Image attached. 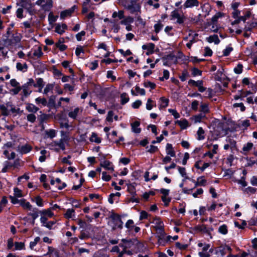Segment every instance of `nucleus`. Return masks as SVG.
I'll return each instance as SVG.
<instances>
[{"label": "nucleus", "mask_w": 257, "mask_h": 257, "mask_svg": "<svg viewBox=\"0 0 257 257\" xmlns=\"http://www.w3.org/2000/svg\"><path fill=\"white\" fill-rule=\"evenodd\" d=\"M188 85L191 87H196L198 88V90L199 92L202 93L205 91H207L205 93V94H207V96L206 97L211 99L212 98L213 93V89L211 88H206L204 87V81L202 80H199L197 81H195L193 79H190L188 81Z\"/></svg>", "instance_id": "1"}, {"label": "nucleus", "mask_w": 257, "mask_h": 257, "mask_svg": "<svg viewBox=\"0 0 257 257\" xmlns=\"http://www.w3.org/2000/svg\"><path fill=\"white\" fill-rule=\"evenodd\" d=\"M119 3V5L122 6L124 8L130 11L132 14H134L136 13L141 12V5H129L127 0H121Z\"/></svg>", "instance_id": "2"}, {"label": "nucleus", "mask_w": 257, "mask_h": 257, "mask_svg": "<svg viewBox=\"0 0 257 257\" xmlns=\"http://www.w3.org/2000/svg\"><path fill=\"white\" fill-rule=\"evenodd\" d=\"M171 17V20L177 19V23L180 25L183 24L184 22V21L186 19V18L184 15L181 16L179 14L178 9H176L175 10L172 12Z\"/></svg>", "instance_id": "3"}, {"label": "nucleus", "mask_w": 257, "mask_h": 257, "mask_svg": "<svg viewBox=\"0 0 257 257\" xmlns=\"http://www.w3.org/2000/svg\"><path fill=\"white\" fill-rule=\"evenodd\" d=\"M251 12L249 11H247L246 12L245 15L243 16H239L238 17L235 19V20L232 22L231 24L233 26L235 25L238 24L241 21L243 22V23H245L246 20L250 18L251 16Z\"/></svg>", "instance_id": "4"}, {"label": "nucleus", "mask_w": 257, "mask_h": 257, "mask_svg": "<svg viewBox=\"0 0 257 257\" xmlns=\"http://www.w3.org/2000/svg\"><path fill=\"white\" fill-rule=\"evenodd\" d=\"M129 182L126 185L127 187V191L132 195L133 197H136L137 195L136 189V183H131L130 180L128 181Z\"/></svg>", "instance_id": "5"}, {"label": "nucleus", "mask_w": 257, "mask_h": 257, "mask_svg": "<svg viewBox=\"0 0 257 257\" xmlns=\"http://www.w3.org/2000/svg\"><path fill=\"white\" fill-rule=\"evenodd\" d=\"M76 6H73L70 9L63 11L60 13V18L64 19L67 17H70L72 14L74 12Z\"/></svg>", "instance_id": "6"}, {"label": "nucleus", "mask_w": 257, "mask_h": 257, "mask_svg": "<svg viewBox=\"0 0 257 257\" xmlns=\"http://www.w3.org/2000/svg\"><path fill=\"white\" fill-rule=\"evenodd\" d=\"M155 47V45L153 43H149L142 46V49L143 50H147L148 51L146 53L147 55L153 54L154 53Z\"/></svg>", "instance_id": "7"}, {"label": "nucleus", "mask_w": 257, "mask_h": 257, "mask_svg": "<svg viewBox=\"0 0 257 257\" xmlns=\"http://www.w3.org/2000/svg\"><path fill=\"white\" fill-rule=\"evenodd\" d=\"M199 3L198 0H186L183 7L184 9L192 8L193 7H198Z\"/></svg>", "instance_id": "8"}, {"label": "nucleus", "mask_w": 257, "mask_h": 257, "mask_svg": "<svg viewBox=\"0 0 257 257\" xmlns=\"http://www.w3.org/2000/svg\"><path fill=\"white\" fill-rule=\"evenodd\" d=\"M155 229L157 231V233L159 234L157 235L158 240L160 241V240L162 239V238L165 237V236L166 235L164 226H155Z\"/></svg>", "instance_id": "9"}, {"label": "nucleus", "mask_w": 257, "mask_h": 257, "mask_svg": "<svg viewBox=\"0 0 257 257\" xmlns=\"http://www.w3.org/2000/svg\"><path fill=\"white\" fill-rule=\"evenodd\" d=\"M140 122L139 121L136 120L131 123L132 131L133 132L136 134H140L141 132V128L139 127L140 125Z\"/></svg>", "instance_id": "10"}, {"label": "nucleus", "mask_w": 257, "mask_h": 257, "mask_svg": "<svg viewBox=\"0 0 257 257\" xmlns=\"http://www.w3.org/2000/svg\"><path fill=\"white\" fill-rule=\"evenodd\" d=\"M166 151L168 155H170V157H174L176 155L175 151L172 146V145L169 143H167L166 146Z\"/></svg>", "instance_id": "11"}, {"label": "nucleus", "mask_w": 257, "mask_h": 257, "mask_svg": "<svg viewBox=\"0 0 257 257\" xmlns=\"http://www.w3.org/2000/svg\"><path fill=\"white\" fill-rule=\"evenodd\" d=\"M52 0H47L45 4L42 5V9L45 12H49L53 7Z\"/></svg>", "instance_id": "12"}, {"label": "nucleus", "mask_w": 257, "mask_h": 257, "mask_svg": "<svg viewBox=\"0 0 257 257\" xmlns=\"http://www.w3.org/2000/svg\"><path fill=\"white\" fill-rule=\"evenodd\" d=\"M26 109L27 110H28V112L33 113H36L39 110V107H37L32 103H27Z\"/></svg>", "instance_id": "13"}, {"label": "nucleus", "mask_w": 257, "mask_h": 257, "mask_svg": "<svg viewBox=\"0 0 257 257\" xmlns=\"http://www.w3.org/2000/svg\"><path fill=\"white\" fill-rule=\"evenodd\" d=\"M21 6L24 8L27 9L28 13L31 15H32L33 14L32 12V4L29 1H27L25 2H23L21 4Z\"/></svg>", "instance_id": "14"}, {"label": "nucleus", "mask_w": 257, "mask_h": 257, "mask_svg": "<svg viewBox=\"0 0 257 257\" xmlns=\"http://www.w3.org/2000/svg\"><path fill=\"white\" fill-rule=\"evenodd\" d=\"M206 40L209 43L214 42L215 44H218L220 43V40L219 39L218 36L216 34H214L207 37Z\"/></svg>", "instance_id": "15"}, {"label": "nucleus", "mask_w": 257, "mask_h": 257, "mask_svg": "<svg viewBox=\"0 0 257 257\" xmlns=\"http://www.w3.org/2000/svg\"><path fill=\"white\" fill-rule=\"evenodd\" d=\"M111 164L112 163L109 161L104 160L100 163V165L101 167L104 168L107 170L114 171L113 167H110Z\"/></svg>", "instance_id": "16"}, {"label": "nucleus", "mask_w": 257, "mask_h": 257, "mask_svg": "<svg viewBox=\"0 0 257 257\" xmlns=\"http://www.w3.org/2000/svg\"><path fill=\"white\" fill-rule=\"evenodd\" d=\"M20 205L25 209L31 210L32 206L29 202L26 201L25 199H22L20 200Z\"/></svg>", "instance_id": "17"}, {"label": "nucleus", "mask_w": 257, "mask_h": 257, "mask_svg": "<svg viewBox=\"0 0 257 257\" xmlns=\"http://www.w3.org/2000/svg\"><path fill=\"white\" fill-rule=\"evenodd\" d=\"M55 99V95H51L49 97L48 102H47V104L46 105V106L50 109L54 108V107H56Z\"/></svg>", "instance_id": "18"}, {"label": "nucleus", "mask_w": 257, "mask_h": 257, "mask_svg": "<svg viewBox=\"0 0 257 257\" xmlns=\"http://www.w3.org/2000/svg\"><path fill=\"white\" fill-rule=\"evenodd\" d=\"M32 149V147L30 145L26 144L22 146L20 149V152L22 154H26L29 153Z\"/></svg>", "instance_id": "19"}, {"label": "nucleus", "mask_w": 257, "mask_h": 257, "mask_svg": "<svg viewBox=\"0 0 257 257\" xmlns=\"http://www.w3.org/2000/svg\"><path fill=\"white\" fill-rule=\"evenodd\" d=\"M36 80L37 83H35V85H34V87H38L39 92H41L45 85L44 82L43 81V78H38L36 79Z\"/></svg>", "instance_id": "20"}, {"label": "nucleus", "mask_w": 257, "mask_h": 257, "mask_svg": "<svg viewBox=\"0 0 257 257\" xmlns=\"http://www.w3.org/2000/svg\"><path fill=\"white\" fill-rule=\"evenodd\" d=\"M175 123L178 124L182 130H185L188 126V121L186 118H184L182 120H177L175 121Z\"/></svg>", "instance_id": "21"}, {"label": "nucleus", "mask_w": 257, "mask_h": 257, "mask_svg": "<svg viewBox=\"0 0 257 257\" xmlns=\"http://www.w3.org/2000/svg\"><path fill=\"white\" fill-rule=\"evenodd\" d=\"M226 141L229 145V147L231 150H236V142L230 137H227Z\"/></svg>", "instance_id": "22"}, {"label": "nucleus", "mask_w": 257, "mask_h": 257, "mask_svg": "<svg viewBox=\"0 0 257 257\" xmlns=\"http://www.w3.org/2000/svg\"><path fill=\"white\" fill-rule=\"evenodd\" d=\"M50 114L42 113L38 116V119L39 120V124L43 126L44 122L48 120L50 117Z\"/></svg>", "instance_id": "23"}, {"label": "nucleus", "mask_w": 257, "mask_h": 257, "mask_svg": "<svg viewBox=\"0 0 257 257\" xmlns=\"http://www.w3.org/2000/svg\"><path fill=\"white\" fill-rule=\"evenodd\" d=\"M39 213L42 216H48L50 218H52L54 216V213L51 211V209H43V210L39 211Z\"/></svg>", "instance_id": "24"}, {"label": "nucleus", "mask_w": 257, "mask_h": 257, "mask_svg": "<svg viewBox=\"0 0 257 257\" xmlns=\"http://www.w3.org/2000/svg\"><path fill=\"white\" fill-rule=\"evenodd\" d=\"M120 103L121 105H124L126 103H127L130 100V98L128 96V94L123 92L120 94Z\"/></svg>", "instance_id": "25"}, {"label": "nucleus", "mask_w": 257, "mask_h": 257, "mask_svg": "<svg viewBox=\"0 0 257 257\" xmlns=\"http://www.w3.org/2000/svg\"><path fill=\"white\" fill-rule=\"evenodd\" d=\"M253 146V144L252 143L248 142L247 144L244 145L242 149L243 152H241V153L244 155H246L245 152L250 151L252 149Z\"/></svg>", "instance_id": "26"}, {"label": "nucleus", "mask_w": 257, "mask_h": 257, "mask_svg": "<svg viewBox=\"0 0 257 257\" xmlns=\"http://www.w3.org/2000/svg\"><path fill=\"white\" fill-rule=\"evenodd\" d=\"M89 140L91 142H95L97 144H100L101 142V139L97 137V135L95 133H92L91 137L90 138Z\"/></svg>", "instance_id": "27"}, {"label": "nucleus", "mask_w": 257, "mask_h": 257, "mask_svg": "<svg viewBox=\"0 0 257 257\" xmlns=\"http://www.w3.org/2000/svg\"><path fill=\"white\" fill-rule=\"evenodd\" d=\"M129 240H132V241L128 242V243L127 244V247H131L132 245H134L135 244H136L138 247L143 246V243H141L140 241H139L137 238L130 239Z\"/></svg>", "instance_id": "28"}, {"label": "nucleus", "mask_w": 257, "mask_h": 257, "mask_svg": "<svg viewBox=\"0 0 257 257\" xmlns=\"http://www.w3.org/2000/svg\"><path fill=\"white\" fill-rule=\"evenodd\" d=\"M68 136H66V138H63L60 140L59 143L57 144L58 146L63 151L65 150V145L64 142H66L68 140Z\"/></svg>", "instance_id": "29"}, {"label": "nucleus", "mask_w": 257, "mask_h": 257, "mask_svg": "<svg viewBox=\"0 0 257 257\" xmlns=\"http://www.w3.org/2000/svg\"><path fill=\"white\" fill-rule=\"evenodd\" d=\"M112 17L113 18L118 17L120 20L123 19L124 18V11L123 10H120L119 11L118 13L116 12H114L112 13Z\"/></svg>", "instance_id": "30"}, {"label": "nucleus", "mask_w": 257, "mask_h": 257, "mask_svg": "<svg viewBox=\"0 0 257 257\" xmlns=\"http://www.w3.org/2000/svg\"><path fill=\"white\" fill-rule=\"evenodd\" d=\"M0 110L2 115L7 116L10 115V111L4 104L0 105Z\"/></svg>", "instance_id": "31"}, {"label": "nucleus", "mask_w": 257, "mask_h": 257, "mask_svg": "<svg viewBox=\"0 0 257 257\" xmlns=\"http://www.w3.org/2000/svg\"><path fill=\"white\" fill-rule=\"evenodd\" d=\"M177 58L179 59H181L184 64H185L187 61H189V57L185 56L181 51H178Z\"/></svg>", "instance_id": "32"}, {"label": "nucleus", "mask_w": 257, "mask_h": 257, "mask_svg": "<svg viewBox=\"0 0 257 257\" xmlns=\"http://www.w3.org/2000/svg\"><path fill=\"white\" fill-rule=\"evenodd\" d=\"M177 168L180 175L184 177L185 179L190 180V178L187 176L185 168L178 166Z\"/></svg>", "instance_id": "33"}, {"label": "nucleus", "mask_w": 257, "mask_h": 257, "mask_svg": "<svg viewBox=\"0 0 257 257\" xmlns=\"http://www.w3.org/2000/svg\"><path fill=\"white\" fill-rule=\"evenodd\" d=\"M134 21V18L131 16H128L125 18H124L123 20L120 21V24L121 25H127L129 24L133 23Z\"/></svg>", "instance_id": "34"}, {"label": "nucleus", "mask_w": 257, "mask_h": 257, "mask_svg": "<svg viewBox=\"0 0 257 257\" xmlns=\"http://www.w3.org/2000/svg\"><path fill=\"white\" fill-rule=\"evenodd\" d=\"M32 211L33 213L30 212L28 214L29 216H31L33 220H36L39 216V211L38 212L37 208H34Z\"/></svg>", "instance_id": "35"}, {"label": "nucleus", "mask_w": 257, "mask_h": 257, "mask_svg": "<svg viewBox=\"0 0 257 257\" xmlns=\"http://www.w3.org/2000/svg\"><path fill=\"white\" fill-rule=\"evenodd\" d=\"M107 88H100L99 89L97 90L96 93L97 96H98L100 98H103L106 95Z\"/></svg>", "instance_id": "36"}, {"label": "nucleus", "mask_w": 257, "mask_h": 257, "mask_svg": "<svg viewBox=\"0 0 257 257\" xmlns=\"http://www.w3.org/2000/svg\"><path fill=\"white\" fill-rule=\"evenodd\" d=\"M58 16H54L52 12H51L48 15V21L50 25L53 24V23L57 21Z\"/></svg>", "instance_id": "37"}, {"label": "nucleus", "mask_w": 257, "mask_h": 257, "mask_svg": "<svg viewBox=\"0 0 257 257\" xmlns=\"http://www.w3.org/2000/svg\"><path fill=\"white\" fill-rule=\"evenodd\" d=\"M200 111L203 112L204 115L209 112L208 105L207 103H201Z\"/></svg>", "instance_id": "38"}, {"label": "nucleus", "mask_w": 257, "mask_h": 257, "mask_svg": "<svg viewBox=\"0 0 257 257\" xmlns=\"http://www.w3.org/2000/svg\"><path fill=\"white\" fill-rule=\"evenodd\" d=\"M218 232L223 235H225L228 233V227L226 224H222L219 226Z\"/></svg>", "instance_id": "39"}, {"label": "nucleus", "mask_w": 257, "mask_h": 257, "mask_svg": "<svg viewBox=\"0 0 257 257\" xmlns=\"http://www.w3.org/2000/svg\"><path fill=\"white\" fill-rule=\"evenodd\" d=\"M35 102L37 104H42L44 106L47 104V99L45 97H37L35 99Z\"/></svg>", "instance_id": "40"}, {"label": "nucleus", "mask_w": 257, "mask_h": 257, "mask_svg": "<svg viewBox=\"0 0 257 257\" xmlns=\"http://www.w3.org/2000/svg\"><path fill=\"white\" fill-rule=\"evenodd\" d=\"M68 201H69L71 203H72L73 207L75 208H79L80 204L78 201L72 197L67 198Z\"/></svg>", "instance_id": "41"}, {"label": "nucleus", "mask_w": 257, "mask_h": 257, "mask_svg": "<svg viewBox=\"0 0 257 257\" xmlns=\"http://www.w3.org/2000/svg\"><path fill=\"white\" fill-rule=\"evenodd\" d=\"M231 44H229L226 48L223 51V56H228L230 55V53L233 51V49L231 46Z\"/></svg>", "instance_id": "42"}, {"label": "nucleus", "mask_w": 257, "mask_h": 257, "mask_svg": "<svg viewBox=\"0 0 257 257\" xmlns=\"http://www.w3.org/2000/svg\"><path fill=\"white\" fill-rule=\"evenodd\" d=\"M204 133L205 132L203 128L202 127H199L197 132V134L198 135L197 139L198 140H202L204 139L205 137L203 135Z\"/></svg>", "instance_id": "43"}, {"label": "nucleus", "mask_w": 257, "mask_h": 257, "mask_svg": "<svg viewBox=\"0 0 257 257\" xmlns=\"http://www.w3.org/2000/svg\"><path fill=\"white\" fill-rule=\"evenodd\" d=\"M243 65L239 63L237 66L234 68L233 71L236 74H240L243 71Z\"/></svg>", "instance_id": "44"}, {"label": "nucleus", "mask_w": 257, "mask_h": 257, "mask_svg": "<svg viewBox=\"0 0 257 257\" xmlns=\"http://www.w3.org/2000/svg\"><path fill=\"white\" fill-rule=\"evenodd\" d=\"M79 109L78 107L75 108L73 111H70L68 113V116L74 119H76L79 112Z\"/></svg>", "instance_id": "45"}, {"label": "nucleus", "mask_w": 257, "mask_h": 257, "mask_svg": "<svg viewBox=\"0 0 257 257\" xmlns=\"http://www.w3.org/2000/svg\"><path fill=\"white\" fill-rule=\"evenodd\" d=\"M161 101L164 103V105L161 104L160 105L159 108L161 109L162 108H166L169 105V100L168 98H166L165 97H161L160 98Z\"/></svg>", "instance_id": "46"}, {"label": "nucleus", "mask_w": 257, "mask_h": 257, "mask_svg": "<svg viewBox=\"0 0 257 257\" xmlns=\"http://www.w3.org/2000/svg\"><path fill=\"white\" fill-rule=\"evenodd\" d=\"M176 58V56L173 53H171L168 55L163 56L162 58L163 61H173Z\"/></svg>", "instance_id": "47"}, {"label": "nucleus", "mask_w": 257, "mask_h": 257, "mask_svg": "<svg viewBox=\"0 0 257 257\" xmlns=\"http://www.w3.org/2000/svg\"><path fill=\"white\" fill-rule=\"evenodd\" d=\"M204 176H202L197 178V180L199 186H205L207 183V180L204 179Z\"/></svg>", "instance_id": "48"}, {"label": "nucleus", "mask_w": 257, "mask_h": 257, "mask_svg": "<svg viewBox=\"0 0 257 257\" xmlns=\"http://www.w3.org/2000/svg\"><path fill=\"white\" fill-rule=\"evenodd\" d=\"M25 249V243L22 242H15V250H22Z\"/></svg>", "instance_id": "49"}, {"label": "nucleus", "mask_w": 257, "mask_h": 257, "mask_svg": "<svg viewBox=\"0 0 257 257\" xmlns=\"http://www.w3.org/2000/svg\"><path fill=\"white\" fill-rule=\"evenodd\" d=\"M75 212V210L71 208V209H68L66 212V213L64 214V217L67 219H70L72 217V213H74Z\"/></svg>", "instance_id": "50"}, {"label": "nucleus", "mask_w": 257, "mask_h": 257, "mask_svg": "<svg viewBox=\"0 0 257 257\" xmlns=\"http://www.w3.org/2000/svg\"><path fill=\"white\" fill-rule=\"evenodd\" d=\"M202 233H205L209 235L211 238H212L211 233L210 230L206 226V225L204 224H202Z\"/></svg>", "instance_id": "51"}, {"label": "nucleus", "mask_w": 257, "mask_h": 257, "mask_svg": "<svg viewBox=\"0 0 257 257\" xmlns=\"http://www.w3.org/2000/svg\"><path fill=\"white\" fill-rule=\"evenodd\" d=\"M143 85L144 87L146 88L149 87L151 89H154L156 87V84L155 83L152 82L150 81L144 82Z\"/></svg>", "instance_id": "52"}, {"label": "nucleus", "mask_w": 257, "mask_h": 257, "mask_svg": "<svg viewBox=\"0 0 257 257\" xmlns=\"http://www.w3.org/2000/svg\"><path fill=\"white\" fill-rule=\"evenodd\" d=\"M125 227L128 229L129 231L131 230L134 227V222L132 219L128 220L125 224Z\"/></svg>", "instance_id": "53"}, {"label": "nucleus", "mask_w": 257, "mask_h": 257, "mask_svg": "<svg viewBox=\"0 0 257 257\" xmlns=\"http://www.w3.org/2000/svg\"><path fill=\"white\" fill-rule=\"evenodd\" d=\"M35 200L38 206L43 207L44 206L43 200L39 195L35 197Z\"/></svg>", "instance_id": "54"}, {"label": "nucleus", "mask_w": 257, "mask_h": 257, "mask_svg": "<svg viewBox=\"0 0 257 257\" xmlns=\"http://www.w3.org/2000/svg\"><path fill=\"white\" fill-rule=\"evenodd\" d=\"M54 85L52 83H48L46 85L44 90V94H47L49 91H52L54 88Z\"/></svg>", "instance_id": "55"}, {"label": "nucleus", "mask_w": 257, "mask_h": 257, "mask_svg": "<svg viewBox=\"0 0 257 257\" xmlns=\"http://www.w3.org/2000/svg\"><path fill=\"white\" fill-rule=\"evenodd\" d=\"M27 119L28 121L34 123L36 119V116L34 113H31L27 115Z\"/></svg>", "instance_id": "56"}, {"label": "nucleus", "mask_w": 257, "mask_h": 257, "mask_svg": "<svg viewBox=\"0 0 257 257\" xmlns=\"http://www.w3.org/2000/svg\"><path fill=\"white\" fill-rule=\"evenodd\" d=\"M163 25L160 22L156 24H155L154 27L155 29V32L156 33L158 34L159 33L160 31L162 29L163 27Z\"/></svg>", "instance_id": "57"}, {"label": "nucleus", "mask_w": 257, "mask_h": 257, "mask_svg": "<svg viewBox=\"0 0 257 257\" xmlns=\"http://www.w3.org/2000/svg\"><path fill=\"white\" fill-rule=\"evenodd\" d=\"M213 52L212 50L208 46L204 48V53L203 55L205 57H210L212 55Z\"/></svg>", "instance_id": "58"}, {"label": "nucleus", "mask_w": 257, "mask_h": 257, "mask_svg": "<svg viewBox=\"0 0 257 257\" xmlns=\"http://www.w3.org/2000/svg\"><path fill=\"white\" fill-rule=\"evenodd\" d=\"M202 74V71L199 70V69L194 67L192 69V74L193 76H201Z\"/></svg>", "instance_id": "59"}, {"label": "nucleus", "mask_w": 257, "mask_h": 257, "mask_svg": "<svg viewBox=\"0 0 257 257\" xmlns=\"http://www.w3.org/2000/svg\"><path fill=\"white\" fill-rule=\"evenodd\" d=\"M43 55V53L42 51V49L40 47H38L37 50H35L33 53V56L35 57H37L38 58H40Z\"/></svg>", "instance_id": "60"}, {"label": "nucleus", "mask_w": 257, "mask_h": 257, "mask_svg": "<svg viewBox=\"0 0 257 257\" xmlns=\"http://www.w3.org/2000/svg\"><path fill=\"white\" fill-rule=\"evenodd\" d=\"M46 134L51 139H53L56 137V131L53 129H50L48 131H46Z\"/></svg>", "instance_id": "61"}, {"label": "nucleus", "mask_w": 257, "mask_h": 257, "mask_svg": "<svg viewBox=\"0 0 257 257\" xmlns=\"http://www.w3.org/2000/svg\"><path fill=\"white\" fill-rule=\"evenodd\" d=\"M246 177L242 176L240 179L237 180L236 182L239 184H241L243 187H246L247 185V182L245 181Z\"/></svg>", "instance_id": "62"}, {"label": "nucleus", "mask_w": 257, "mask_h": 257, "mask_svg": "<svg viewBox=\"0 0 257 257\" xmlns=\"http://www.w3.org/2000/svg\"><path fill=\"white\" fill-rule=\"evenodd\" d=\"M175 246L177 248L181 250H185L187 248L188 245L187 244H181L179 242H176L175 243Z\"/></svg>", "instance_id": "63"}, {"label": "nucleus", "mask_w": 257, "mask_h": 257, "mask_svg": "<svg viewBox=\"0 0 257 257\" xmlns=\"http://www.w3.org/2000/svg\"><path fill=\"white\" fill-rule=\"evenodd\" d=\"M56 117L58 118L59 120H64L66 121H68V119L66 117V115L63 113V112L61 113H58L56 114Z\"/></svg>", "instance_id": "64"}]
</instances>
